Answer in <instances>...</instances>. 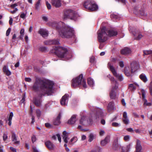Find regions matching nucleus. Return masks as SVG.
<instances>
[{
    "mask_svg": "<svg viewBox=\"0 0 152 152\" xmlns=\"http://www.w3.org/2000/svg\"><path fill=\"white\" fill-rule=\"evenodd\" d=\"M45 126L48 128H52V126L49 123H47L45 124Z\"/></svg>",
    "mask_w": 152,
    "mask_h": 152,
    "instance_id": "54",
    "label": "nucleus"
},
{
    "mask_svg": "<svg viewBox=\"0 0 152 152\" xmlns=\"http://www.w3.org/2000/svg\"><path fill=\"white\" fill-rule=\"evenodd\" d=\"M17 136L15 133H12V141L15 145H19L20 144V141L18 140Z\"/></svg>",
    "mask_w": 152,
    "mask_h": 152,
    "instance_id": "15",
    "label": "nucleus"
},
{
    "mask_svg": "<svg viewBox=\"0 0 152 152\" xmlns=\"http://www.w3.org/2000/svg\"><path fill=\"white\" fill-rule=\"evenodd\" d=\"M53 82L48 79L37 78L32 89L35 91L39 90L43 95H51L53 93Z\"/></svg>",
    "mask_w": 152,
    "mask_h": 152,
    "instance_id": "1",
    "label": "nucleus"
},
{
    "mask_svg": "<svg viewBox=\"0 0 152 152\" xmlns=\"http://www.w3.org/2000/svg\"><path fill=\"white\" fill-rule=\"evenodd\" d=\"M95 58L94 56H92L91 57L90 59V61L91 63H93L94 62Z\"/></svg>",
    "mask_w": 152,
    "mask_h": 152,
    "instance_id": "57",
    "label": "nucleus"
},
{
    "mask_svg": "<svg viewBox=\"0 0 152 152\" xmlns=\"http://www.w3.org/2000/svg\"><path fill=\"white\" fill-rule=\"evenodd\" d=\"M46 4L47 7L48 9H50L51 8V7L50 4L48 3V1H46Z\"/></svg>",
    "mask_w": 152,
    "mask_h": 152,
    "instance_id": "52",
    "label": "nucleus"
},
{
    "mask_svg": "<svg viewBox=\"0 0 152 152\" xmlns=\"http://www.w3.org/2000/svg\"><path fill=\"white\" fill-rule=\"evenodd\" d=\"M124 73L126 75L127 77H130L132 76V73L130 72L129 67H125L124 69Z\"/></svg>",
    "mask_w": 152,
    "mask_h": 152,
    "instance_id": "27",
    "label": "nucleus"
},
{
    "mask_svg": "<svg viewBox=\"0 0 152 152\" xmlns=\"http://www.w3.org/2000/svg\"><path fill=\"white\" fill-rule=\"evenodd\" d=\"M113 146L114 148H117L119 147V144L118 143V139H115L113 144Z\"/></svg>",
    "mask_w": 152,
    "mask_h": 152,
    "instance_id": "37",
    "label": "nucleus"
},
{
    "mask_svg": "<svg viewBox=\"0 0 152 152\" xmlns=\"http://www.w3.org/2000/svg\"><path fill=\"white\" fill-rule=\"evenodd\" d=\"M60 118L61 115L59 114L53 121V123L54 125L58 126L60 124L61 122L60 121Z\"/></svg>",
    "mask_w": 152,
    "mask_h": 152,
    "instance_id": "24",
    "label": "nucleus"
},
{
    "mask_svg": "<svg viewBox=\"0 0 152 152\" xmlns=\"http://www.w3.org/2000/svg\"><path fill=\"white\" fill-rule=\"evenodd\" d=\"M32 149L34 152H39L36 147L33 146Z\"/></svg>",
    "mask_w": 152,
    "mask_h": 152,
    "instance_id": "58",
    "label": "nucleus"
},
{
    "mask_svg": "<svg viewBox=\"0 0 152 152\" xmlns=\"http://www.w3.org/2000/svg\"><path fill=\"white\" fill-rule=\"evenodd\" d=\"M57 137L58 138V140L60 142H61V138L59 134H57L56 135H53L52 137V138L54 140H56Z\"/></svg>",
    "mask_w": 152,
    "mask_h": 152,
    "instance_id": "35",
    "label": "nucleus"
},
{
    "mask_svg": "<svg viewBox=\"0 0 152 152\" xmlns=\"http://www.w3.org/2000/svg\"><path fill=\"white\" fill-rule=\"evenodd\" d=\"M68 137V133L66 131H64L63 132L62 138L64 141L66 143L64 145V146L65 148L67 147V145L66 143H68V140L69 139Z\"/></svg>",
    "mask_w": 152,
    "mask_h": 152,
    "instance_id": "12",
    "label": "nucleus"
},
{
    "mask_svg": "<svg viewBox=\"0 0 152 152\" xmlns=\"http://www.w3.org/2000/svg\"><path fill=\"white\" fill-rule=\"evenodd\" d=\"M13 19L12 17L10 18V20L9 21V24L10 25H11L12 23Z\"/></svg>",
    "mask_w": 152,
    "mask_h": 152,
    "instance_id": "64",
    "label": "nucleus"
},
{
    "mask_svg": "<svg viewBox=\"0 0 152 152\" xmlns=\"http://www.w3.org/2000/svg\"><path fill=\"white\" fill-rule=\"evenodd\" d=\"M80 85H82L84 88H86L87 85L86 82L83 78L82 74H81L78 77L73 78L72 80V87L76 88Z\"/></svg>",
    "mask_w": 152,
    "mask_h": 152,
    "instance_id": "4",
    "label": "nucleus"
},
{
    "mask_svg": "<svg viewBox=\"0 0 152 152\" xmlns=\"http://www.w3.org/2000/svg\"><path fill=\"white\" fill-rule=\"evenodd\" d=\"M115 60V59L114 58H112L111 60V62L108 63V67L112 72L113 75L120 81H121L124 79L123 76L122 75L120 74L117 73L113 66V64L112 62L114 61Z\"/></svg>",
    "mask_w": 152,
    "mask_h": 152,
    "instance_id": "6",
    "label": "nucleus"
},
{
    "mask_svg": "<svg viewBox=\"0 0 152 152\" xmlns=\"http://www.w3.org/2000/svg\"><path fill=\"white\" fill-rule=\"evenodd\" d=\"M69 95L66 94L63 96L60 101L61 104L62 106L67 105L68 101Z\"/></svg>",
    "mask_w": 152,
    "mask_h": 152,
    "instance_id": "11",
    "label": "nucleus"
},
{
    "mask_svg": "<svg viewBox=\"0 0 152 152\" xmlns=\"http://www.w3.org/2000/svg\"><path fill=\"white\" fill-rule=\"evenodd\" d=\"M119 65L121 67H123L124 66V62L123 61H120L119 63Z\"/></svg>",
    "mask_w": 152,
    "mask_h": 152,
    "instance_id": "62",
    "label": "nucleus"
},
{
    "mask_svg": "<svg viewBox=\"0 0 152 152\" xmlns=\"http://www.w3.org/2000/svg\"><path fill=\"white\" fill-rule=\"evenodd\" d=\"M123 118H128L127 113L126 112H124L123 114Z\"/></svg>",
    "mask_w": 152,
    "mask_h": 152,
    "instance_id": "61",
    "label": "nucleus"
},
{
    "mask_svg": "<svg viewBox=\"0 0 152 152\" xmlns=\"http://www.w3.org/2000/svg\"><path fill=\"white\" fill-rule=\"evenodd\" d=\"M3 140L4 141H5L8 138L7 134H4L3 135Z\"/></svg>",
    "mask_w": 152,
    "mask_h": 152,
    "instance_id": "53",
    "label": "nucleus"
},
{
    "mask_svg": "<svg viewBox=\"0 0 152 152\" xmlns=\"http://www.w3.org/2000/svg\"><path fill=\"white\" fill-rule=\"evenodd\" d=\"M110 141V137L109 136L106 137L105 139L102 140L101 142V144L102 145L104 146L108 143Z\"/></svg>",
    "mask_w": 152,
    "mask_h": 152,
    "instance_id": "28",
    "label": "nucleus"
},
{
    "mask_svg": "<svg viewBox=\"0 0 152 152\" xmlns=\"http://www.w3.org/2000/svg\"><path fill=\"white\" fill-rule=\"evenodd\" d=\"M11 28H8L7 30V31L6 35L7 36H8L9 35L11 31Z\"/></svg>",
    "mask_w": 152,
    "mask_h": 152,
    "instance_id": "56",
    "label": "nucleus"
},
{
    "mask_svg": "<svg viewBox=\"0 0 152 152\" xmlns=\"http://www.w3.org/2000/svg\"><path fill=\"white\" fill-rule=\"evenodd\" d=\"M149 88L151 94L152 95V80L151 82L150 86H149Z\"/></svg>",
    "mask_w": 152,
    "mask_h": 152,
    "instance_id": "51",
    "label": "nucleus"
},
{
    "mask_svg": "<svg viewBox=\"0 0 152 152\" xmlns=\"http://www.w3.org/2000/svg\"><path fill=\"white\" fill-rule=\"evenodd\" d=\"M110 79L111 81V83L113 86V89L110 93V96L111 99H115L116 98V95L114 90H116L118 88V83L115 80L113 77H111Z\"/></svg>",
    "mask_w": 152,
    "mask_h": 152,
    "instance_id": "7",
    "label": "nucleus"
},
{
    "mask_svg": "<svg viewBox=\"0 0 152 152\" xmlns=\"http://www.w3.org/2000/svg\"><path fill=\"white\" fill-rule=\"evenodd\" d=\"M70 10H66L64 11L63 18L64 19H66L68 18L69 15V14Z\"/></svg>",
    "mask_w": 152,
    "mask_h": 152,
    "instance_id": "29",
    "label": "nucleus"
},
{
    "mask_svg": "<svg viewBox=\"0 0 152 152\" xmlns=\"http://www.w3.org/2000/svg\"><path fill=\"white\" fill-rule=\"evenodd\" d=\"M143 52V55H148L152 53V50H144Z\"/></svg>",
    "mask_w": 152,
    "mask_h": 152,
    "instance_id": "40",
    "label": "nucleus"
},
{
    "mask_svg": "<svg viewBox=\"0 0 152 152\" xmlns=\"http://www.w3.org/2000/svg\"><path fill=\"white\" fill-rule=\"evenodd\" d=\"M31 115V119H32V121L31 122V123L32 124H33L35 122V120H34V116L32 115Z\"/></svg>",
    "mask_w": 152,
    "mask_h": 152,
    "instance_id": "63",
    "label": "nucleus"
},
{
    "mask_svg": "<svg viewBox=\"0 0 152 152\" xmlns=\"http://www.w3.org/2000/svg\"><path fill=\"white\" fill-rule=\"evenodd\" d=\"M112 125L114 127H118L120 126V124L116 122H113L112 123Z\"/></svg>",
    "mask_w": 152,
    "mask_h": 152,
    "instance_id": "49",
    "label": "nucleus"
},
{
    "mask_svg": "<svg viewBox=\"0 0 152 152\" xmlns=\"http://www.w3.org/2000/svg\"><path fill=\"white\" fill-rule=\"evenodd\" d=\"M107 31V29L105 27H102L98 31V38L100 42H104L107 40L108 35Z\"/></svg>",
    "mask_w": 152,
    "mask_h": 152,
    "instance_id": "5",
    "label": "nucleus"
},
{
    "mask_svg": "<svg viewBox=\"0 0 152 152\" xmlns=\"http://www.w3.org/2000/svg\"><path fill=\"white\" fill-rule=\"evenodd\" d=\"M51 25L55 27L59 35L63 38H70L74 35V30L71 27L65 25L62 22L58 23L56 22H53Z\"/></svg>",
    "mask_w": 152,
    "mask_h": 152,
    "instance_id": "2",
    "label": "nucleus"
},
{
    "mask_svg": "<svg viewBox=\"0 0 152 152\" xmlns=\"http://www.w3.org/2000/svg\"><path fill=\"white\" fill-rule=\"evenodd\" d=\"M108 110L109 111H111L114 109V103L111 102L109 103L108 107Z\"/></svg>",
    "mask_w": 152,
    "mask_h": 152,
    "instance_id": "33",
    "label": "nucleus"
},
{
    "mask_svg": "<svg viewBox=\"0 0 152 152\" xmlns=\"http://www.w3.org/2000/svg\"><path fill=\"white\" fill-rule=\"evenodd\" d=\"M130 139V136L129 135L124 136V140L126 142L129 141Z\"/></svg>",
    "mask_w": 152,
    "mask_h": 152,
    "instance_id": "44",
    "label": "nucleus"
},
{
    "mask_svg": "<svg viewBox=\"0 0 152 152\" xmlns=\"http://www.w3.org/2000/svg\"><path fill=\"white\" fill-rule=\"evenodd\" d=\"M104 133H105V132L104 131L101 129H100V130L99 132V134L100 136H103L104 134Z\"/></svg>",
    "mask_w": 152,
    "mask_h": 152,
    "instance_id": "50",
    "label": "nucleus"
},
{
    "mask_svg": "<svg viewBox=\"0 0 152 152\" xmlns=\"http://www.w3.org/2000/svg\"><path fill=\"white\" fill-rule=\"evenodd\" d=\"M84 7L90 11H96L98 7L93 1L88 0L85 2L84 4Z\"/></svg>",
    "mask_w": 152,
    "mask_h": 152,
    "instance_id": "8",
    "label": "nucleus"
},
{
    "mask_svg": "<svg viewBox=\"0 0 152 152\" xmlns=\"http://www.w3.org/2000/svg\"><path fill=\"white\" fill-rule=\"evenodd\" d=\"M69 14V15L68 18H70L72 19H74L76 15L75 12L72 10H70Z\"/></svg>",
    "mask_w": 152,
    "mask_h": 152,
    "instance_id": "31",
    "label": "nucleus"
},
{
    "mask_svg": "<svg viewBox=\"0 0 152 152\" xmlns=\"http://www.w3.org/2000/svg\"><path fill=\"white\" fill-rule=\"evenodd\" d=\"M121 52L122 54L126 56L131 54L132 51L130 48H125L121 50Z\"/></svg>",
    "mask_w": 152,
    "mask_h": 152,
    "instance_id": "18",
    "label": "nucleus"
},
{
    "mask_svg": "<svg viewBox=\"0 0 152 152\" xmlns=\"http://www.w3.org/2000/svg\"><path fill=\"white\" fill-rule=\"evenodd\" d=\"M94 136L93 134L91 133L89 136L88 141L91 142L94 139Z\"/></svg>",
    "mask_w": 152,
    "mask_h": 152,
    "instance_id": "42",
    "label": "nucleus"
},
{
    "mask_svg": "<svg viewBox=\"0 0 152 152\" xmlns=\"http://www.w3.org/2000/svg\"><path fill=\"white\" fill-rule=\"evenodd\" d=\"M123 121L124 123L126 124H129V120L128 118H123Z\"/></svg>",
    "mask_w": 152,
    "mask_h": 152,
    "instance_id": "45",
    "label": "nucleus"
},
{
    "mask_svg": "<svg viewBox=\"0 0 152 152\" xmlns=\"http://www.w3.org/2000/svg\"><path fill=\"white\" fill-rule=\"evenodd\" d=\"M41 0H38L37 2L35 4V7L36 9H37L39 7V6L40 4Z\"/></svg>",
    "mask_w": 152,
    "mask_h": 152,
    "instance_id": "48",
    "label": "nucleus"
},
{
    "mask_svg": "<svg viewBox=\"0 0 152 152\" xmlns=\"http://www.w3.org/2000/svg\"><path fill=\"white\" fill-rule=\"evenodd\" d=\"M134 85L137 86H139V85L137 83H134V84H130L129 85V88L131 91H133L134 90L136 89V87Z\"/></svg>",
    "mask_w": 152,
    "mask_h": 152,
    "instance_id": "32",
    "label": "nucleus"
},
{
    "mask_svg": "<svg viewBox=\"0 0 152 152\" xmlns=\"http://www.w3.org/2000/svg\"><path fill=\"white\" fill-rule=\"evenodd\" d=\"M140 78L144 83H146L148 81V80L146 76L143 73L140 75Z\"/></svg>",
    "mask_w": 152,
    "mask_h": 152,
    "instance_id": "30",
    "label": "nucleus"
},
{
    "mask_svg": "<svg viewBox=\"0 0 152 152\" xmlns=\"http://www.w3.org/2000/svg\"><path fill=\"white\" fill-rule=\"evenodd\" d=\"M134 39L136 40H139L140 39L143 37L142 35L140 33H138L137 35H134Z\"/></svg>",
    "mask_w": 152,
    "mask_h": 152,
    "instance_id": "39",
    "label": "nucleus"
},
{
    "mask_svg": "<svg viewBox=\"0 0 152 152\" xmlns=\"http://www.w3.org/2000/svg\"><path fill=\"white\" fill-rule=\"evenodd\" d=\"M142 148L140 142L139 140H137L134 152H142Z\"/></svg>",
    "mask_w": 152,
    "mask_h": 152,
    "instance_id": "16",
    "label": "nucleus"
},
{
    "mask_svg": "<svg viewBox=\"0 0 152 152\" xmlns=\"http://www.w3.org/2000/svg\"><path fill=\"white\" fill-rule=\"evenodd\" d=\"M92 120L91 118L88 116H83L80 120V124L84 126H87L91 124Z\"/></svg>",
    "mask_w": 152,
    "mask_h": 152,
    "instance_id": "9",
    "label": "nucleus"
},
{
    "mask_svg": "<svg viewBox=\"0 0 152 152\" xmlns=\"http://www.w3.org/2000/svg\"><path fill=\"white\" fill-rule=\"evenodd\" d=\"M35 104L37 106H39L41 105V101L40 99H38L37 98H35L34 99Z\"/></svg>",
    "mask_w": 152,
    "mask_h": 152,
    "instance_id": "34",
    "label": "nucleus"
},
{
    "mask_svg": "<svg viewBox=\"0 0 152 152\" xmlns=\"http://www.w3.org/2000/svg\"><path fill=\"white\" fill-rule=\"evenodd\" d=\"M39 33L43 37H47L48 35V32L46 30L41 28L39 31Z\"/></svg>",
    "mask_w": 152,
    "mask_h": 152,
    "instance_id": "20",
    "label": "nucleus"
},
{
    "mask_svg": "<svg viewBox=\"0 0 152 152\" xmlns=\"http://www.w3.org/2000/svg\"><path fill=\"white\" fill-rule=\"evenodd\" d=\"M132 146V144L130 143L126 145L125 146L122 147L121 148L122 152H129Z\"/></svg>",
    "mask_w": 152,
    "mask_h": 152,
    "instance_id": "21",
    "label": "nucleus"
},
{
    "mask_svg": "<svg viewBox=\"0 0 152 152\" xmlns=\"http://www.w3.org/2000/svg\"><path fill=\"white\" fill-rule=\"evenodd\" d=\"M39 50H40L43 51V52H46L47 51V48L45 47H40L39 48Z\"/></svg>",
    "mask_w": 152,
    "mask_h": 152,
    "instance_id": "46",
    "label": "nucleus"
},
{
    "mask_svg": "<svg viewBox=\"0 0 152 152\" xmlns=\"http://www.w3.org/2000/svg\"><path fill=\"white\" fill-rule=\"evenodd\" d=\"M126 130L129 132H130L132 133L134 132V130H133L132 128H128L126 129Z\"/></svg>",
    "mask_w": 152,
    "mask_h": 152,
    "instance_id": "55",
    "label": "nucleus"
},
{
    "mask_svg": "<svg viewBox=\"0 0 152 152\" xmlns=\"http://www.w3.org/2000/svg\"><path fill=\"white\" fill-rule=\"evenodd\" d=\"M142 95V99L144 101V104L147 106H150L151 105V103L150 102H148L147 100L145 98V91L144 89H142L141 90Z\"/></svg>",
    "mask_w": 152,
    "mask_h": 152,
    "instance_id": "13",
    "label": "nucleus"
},
{
    "mask_svg": "<svg viewBox=\"0 0 152 152\" xmlns=\"http://www.w3.org/2000/svg\"><path fill=\"white\" fill-rule=\"evenodd\" d=\"M88 83L91 86H93L94 82L93 79L91 78H89L88 79Z\"/></svg>",
    "mask_w": 152,
    "mask_h": 152,
    "instance_id": "36",
    "label": "nucleus"
},
{
    "mask_svg": "<svg viewBox=\"0 0 152 152\" xmlns=\"http://www.w3.org/2000/svg\"><path fill=\"white\" fill-rule=\"evenodd\" d=\"M130 67L132 73H134L139 68V64L135 62H133L131 64Z\"/></svg>",
    "mask_w": 152,
    "mask_h": 152,
    "instance_id": "10",
    "label": "nucleus"
},
{
    "mask_svg": "<svg viewBox=\"0 0 152 152\" xmlns=\"http://www.w3.org/2000/svg\"><path fill=\"white\" fill-rule=\"evenodd\" d=\"M13 113L12 112H11L10 113V114L9 115V117L8 118V121H12V118L13 117Z\"/></svg>",
    "mask_w": 152,
    "mask_h": 152,
    "instance_id": "47",
    "label": "nucleus"
},
{
    "mask_svg": "<svg viewBox=\"0 0 152 152\" xmlns=\"http://www.w3.org/2000/svg\"><path fill=\"white\" fill-rule=\"evenodd\" d=\"M103 112L101 109H99L97 111L95 117L93 118L94 119H97L99 118L102 117L103 116Z\"/></svg>",
    "mask_w": 152,
    "mask_h": 152,
    "instance_id": "22",
    "label": "nucleus"
},
{
    "mask_svg": "<svg viewBox=\"0 0 152 152\" xmlns=\"http://www.w3.org/2000/svg\"><path fill=\"white\" fill-rule=\"evenodd\" d=\"M36 112L37 117L39 118L41 115V111L39 109H37L36 110Z\"/></svg>",
    "mask_w": 152,
    "mask_h": 152,
    "instance_id": "41",
    "label": "nucleus"
},
{
    "mask_svg": "<svg viewBox=\"0 0 152 152\" xmlns=\"http://www.w3.org/2000/svg\"><path fill=\"white\" fill-rule=\"evenodd\" d=\"M25 80L26 81L29 82H31V79L30 78L28 77L25 78Z\"/></svg>",
    "mask_w": 152,
    "mask_h": 152,
    "instance_id": "60",
    "label": "nucleus"
},
{
    "mask_svg": "<svg viewBox=\"0 0 152 152\" xmlns=\"http://www.w3.org/2000/svg\"><path fill=\"white\" fill-rule=\"evenodd\" d=\"M77 138L76 137H73V138H72L70 141L69 142V144L72 145L73 144V143H74L75 142H76L77 141Z\"/></svg>",
    "mask_w": 152,
    "mask_h": 152,
    "instance_id": "38",
    "label": "nucleus"
},
{
    "mask_svg": "<svg viewBox=\"0 0 152 152\" xmlns=\"http://www.w3.org/2000/svg\"><path fill=\"white\" fill-rule=\"evenodd\" d=\"M44 43L46 45H58L59 44V42L58 39H55L45 41Z\"/></svg>",
    "mask_w": 152,
    "mask_h": 152,
    "instance_id": "17",
    "label": "nucleus"
},
{
    "mask_svg": "<svg viewBox=\"0 0 152 152\" xmlns=\"http://www.w3.org/2000/svg\"><path fill=\"white\" fill-rule=\"evenodd\" d=\"M76 120V116L74 115H73L68 121V123L69 124H73L75 123Z\"/></svg>",
    "mask_w": 152,
    "mask_h": 152,
    "instance_id": "26",
    "label": "nucleus"
},
{
    "mask_svg": "<svg viewBox=\"0 0 152 152\" xmlns=\"http://www.w3.org/2000/svg\"><path fill=\"white\" fill-rule=\"evenodd\" d=\"M45 144L46 146L50 150H53L55 148V145L49 140L45 142Z\"/></svg>",
    "mask_w": 152,
    "mask_h": 152,
    "instance_id": "14",
    "label": "nucleus"
},
{
    "mask_svg": "<svg viewBox=\"0 0 152 152\" xmlns=\"http://www.w3.org/2000/svg\"><path fill=\"white\" fill-rule=\"evenodd\" d=\"M52 53H55L59 58L69 59L72 57V55L68 53L67 49L65 47H55L52 49Z\"/></svg>",
    "mask_w": 152,
    "mask_h": 152,
    "instance_id": "3",
    "label": "nucleus"
},
{
    "mask_svg": "<svg viewBox=\"0 0 152 152\" xmlns=\"http://www.w3.org/2000/svg\"><path fill=\"white\" fill-rule=\"evenodd\" d=\"M107 32L108 36L111 37L115 36L117 34V31L115 29L107 30Z\"/></svg>",
    "mask_w": 152,
    "mask_h": 152,
    "instance_id": "19",
    "label": "nucleus"
},
{
    "mask_svg": "<svg viewBox=\"0 0 152 152\" xmlns=\"http://www.w3.org/2000/svg\"><path fill=\"white\" fill-rule=\"evenodd\" d=\"M31 140L32 142L34 143L36 140V138L35 136L33 135L31 138Z\"/></svg>",
    "mask_w": 152,
    "mask_h": 152,
    "instance_id": "59",
    "label": "nucleus"
},
{
    "mask_svg": "<svg viewBox=\"0 0 152 152\" xmlns=\"http://www.w3.org/2000/svg\"><path fill=\"white\" fill-rule=\"evenodd\" d=\"M26 13H24L23 12H21V14L20 16V17L23 19H24L26 18Z\"/></svg>",
    "mask_w": 152,
    "mask_h": 152,
    "instance_id": "43",
    "label": "nucleus"
},
{
    "mask_svg": "<svg viewBox=\"0 0 152 152\" xmlns=\"http://www.w3.org/2000/svg\"><path fill=\"white\" fill-rule=\"evenodd\" d=\"M52 4L56 7H60L61 5L60 0H51Z\"/></svg>",
    "mask_w": 152,
    "mask_h": 152,
    "instance_id": "23",
    "label": "nucleus"
},
{
    "mask_svg": "<svg viewBox=\"0 0 152 152\" xmlns=\"http://www.w3.org/2000/svg\"><path fill=\"white\" fill-rule=\"evenodd\" d=\"M3 72L7 76H10L11 74V72L8 69V67L6 66H4L3 69Z\"/></svg>",
    "mask_w": 152,
    "mask_h": 152,
    "instance_id": "25",
    "label": "nucleus"
}]
</instances>
